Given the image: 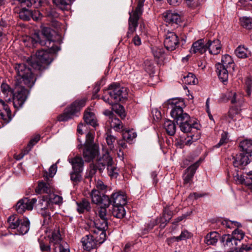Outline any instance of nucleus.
Here are the masks:
<instances>
[{"instance_id": "1", "label": "nucleus", "mask_w": 252, "mask_h": 252, "mask_svg": "<svg viewBox=\"0 0 252 252\" xmlns=\"http://www.w3.org/2000/svg\"><path fill=\"white\" fill-rule=\"evenodd\" d=\"M106 237L105 231L96 229L95 226L92 228L90 233L81 239L83 249L87 251L96 249L105 241Z\"/></svg>"}, {"instance_id": "2", "label": "nucleus", "mask_w": 252, "mask_h": 252, "mask_svg": "<svg viewBox=\"0 0 252 252\" xmlns=\"http://www.w3.org/2000/svg\"><path fill=\"white\" fill-rule=\"evenodd\" d=\"M241 153L233 157V164L235 167L242 168L247 165L252 158V140L246 139L239 143Z\"/></svg>"}, {"instance_id": "3", "label": "nucleus", "mask_w": 252, "mask_h": 252, "mask_svg": "<svg viewBox=\"0 0 252 252\" xmlns=\"http://www.w3.org/2000/svg\"><path fill=\"white\" fill-rule=\"evenodd\" d=\"M54 31L49 28L43 29L40 34L35 33L32 38V41L35 43L39 42L42 45H45L50 48V52H56L60 50L58 46H54L53 38Z\"/></svg>"}, {"instance_id": "4", "label": "nucleus", "mask_w": 252, "mask_h": 252, "mask_svg": "<svg viewBox=\"0 0 252 252\" xmlns=\"http://www.w3.org/2000/svg\"><path fill=\"white\" fill-rule=\"evenodd\" d=\"M106 92L109 95L110 98L104 95L102 96V99L105 102L110 104L124 101L127 96L126 88L121 86L119 84H111Z\"/></svg>"}, {"instance_id": "5", "label": "nucleus", "mask_w": 252, "mask_h": 252, "mask_svg": "<svg viewBox=\"0 0 252 252\" xmlns=\"http://www.w3.org/2000/svg\"><path fill=\"white\" fill-rule=\"evenodd\" d=\"M53 61L52 55L45 50L38 51L31 61L32 67L35 70L41 71L45 69Z\"/></svg>"}, {"instance_id": "6", "label": "nucleus", "mask_w": 252, "mask_h": 252, "mask_svg": "<svg viewBox=\"0 0 252 252\" xmlns=\"http://www.w3.org/2000/svg\"><path fill=\"white\" fill-rule=\"evenodd\" d=\"M216 71L219 79L224 84L227 82L228 72L230 69L234 70V64L231 56L224 55L221 58V63H218L216 65Z\"/></svg>"}, {"instance_id": "7", "label": "nucleus", "mask_w": 252, "mask_h": 252, "mask_svg": "<svg viewBox=\"0 0 252 252\" xmlns=\"http://www.w3.org/2000/svg\"><path fill=\"white\" fill-rule=\"evenodd\" d=\"M14 67L17 74L22 79L24 84L28 87H32L34 84L36 78L31 69L25 63H16Z\"/></svg>"}, {"instance_id": "8", "label": "nucleus", "mask_w": 252, "mask_h": 252, "mask_svg": "<svg viewBox=\"0 0 252 252\" xmlns=\"http://www.w3.org/2000/svg\"><path fill=\"white\" fill-rule=\"evenodd\" d=\"M29 91L21 85L15 84L14 92L12 94L13 96L12 101L10 98L6 99L10 104H12L15 108H19L21 107L26 100L27 99Z\"/></svg>"}, {"instance_id": "9", "label": "nucleus", "mask_w": 252, "mask_h": 252, "mask_svg": "<svg viewBox=\"0 0 252 252\" xmlns=\"http://www.w3.org/2000/svg\"><path fill=\"white\" fill-rule=\"evenodd\" d=\"M145 0H138L137 6L133 13L129 12L130 17L128 20V30L127 36L133 33L138 25V21L143 12V7Z\"/></svg>"}, {"instance_id": "10", "label": "nucleus", "mask_w": 252, "mask_h": 252, "mask_svg": "<svg viewBox=\"0 0 252 252\" xmlns=\"http://www.w3.org/2000/svg\"><path fill=\"white\" fill-rule=\"evenodd\" d=\"M86 99H82L77 100L73 102L64 110V113L60 116L59 120L60 121H66L72 119L76 114L79 112L80 109L85 106Z\"/></svg>"}, {"instance_id": "11", "label": "nucleus", "mask_w": 252, "mask_h": 252, "mask_svg": "<svg viewBox=\"0 0 252 252\" xmlns=\"http://www.w3.org/2000/svg\"><path fill=\"white\" fill-rule=\"evenodd\" d=\"M108 207L101 205L98 208L96 212L97 219L94 221V225L96 229H100L106 231L108 228L106 209Z\"/></svg>"}, {"instance_id": "12", "label": "nucleus", "mask_w": 252, "mask_h": 252, "mask_svg": "<svg viewBox=\"0 0 252 252\" xmlns=\"http://www.w3.org/2000/svg\"><path fill=\"white\" fill-rule=\"evenodd\" d=\"M184 133L194 132L200 128V125L188 114H185L182 121L177 123Z\"/></svg>"}, {"instance_id": "13", "label": "nucleus", "mask_w": 252, "mask_h": 252, "mask_svg": "<svg viewBox=\"0 0 252 252\" xmlns=\"http://www.w3.org/2000/svg\"><path fill=\"white\" fill-rule=\"evenodd\" d=\"M37 202L35 198L23 197L15 205V210L18 213L22 214L26 211H32Z\"/></svg>"}, {"instance_id": "14", "label": "nucleus", "mask_w": 252, "mask_h": 252, "mask_svg": "<svg viewBox=\"0 0 252 252\" xmlns=\"http://www.w3.org/2000/svg\"><path fill=\"white\" fill-rule=\"evenodd\" d=\"M11 4H15L17 6L21 7L27 6L28 7L31 6L32 2L30 0H12ZM31 10L23 7L19 13V16L20 19L28 21L31 18Z\"/></svg>"}, {"instance_id": "15", "label": "nucleus", "mask_w": 252, "mask_h": 252, "mask_svg": "<svg viewBox=\"0 0 252 252\" xmlns=\"http://www.w3.org/2000/svg\"><path fill=\"white\" fill-rule=\"evenodd\" d=\"M92 202L96 204L103 205L109 206L111 203L109 197L100 191L94 189L91 193Z\"/></svg>"}, {"instance_id": "16", "label": "nucleus", "mask_w": 252, "mask_h": 252, "mask_svg": "<svg viewBox=\"0 0 252 252\" xmlns=\"http://www.w3.org/2000/svg\"><path fill=\"white\" fill-rule=\"evenodd\" d=\"M245 236V233L241 230L239 229H235L232 235H227L223 237L222 240L224 241L225 240V245L231 247L233 245V243L235 246L238 244V242H240Z\"/></svg>"}, {"instance_id": "17", "label": "nucleus", "mask_w": 252, "mask_h": 252, "mask_svg": "<svg viewBox=\"0 0 252 252\" xmlns=\"http://www.w3.org/2000/svg\"><path fill=\"white\" fill-rule=\"evenodd\" d=\"M179 43L178 36L174 32H168L165 34L164 45L166 49L172 51L174 50Z\"/></svg>"}, {"instance_id": "18", "label": "nucleus", "mask_w": 252, "mask_h": 252, "mask_svg": "<svg viewBox=\"0 0 252 252\" xmlns=\"http://www.w3.org/2000/svg\"><path fill=\"white\" fill-rule=\"evenodd\" d=\"M103 162L105 167L107 165L108 175L111 177L116 178L118 175V169L114 164L112 158L109 153H106L103 155Z\"/></svg>"}, {"instance_id": "19", "label": "nucleus", "mask_w": 252, "mask_h": 252, "mask_svg": "<svg viewBox=\"0 0 252 252\" xmlns=\"http://www.w3.org/2000/svg\"><path fill=\"white\" fill-rule=\"evenodd\" d=\"M105 169L104 162H103V155L99 158L97 161L94 163H91L89 166V176L91 178L93 177L98 171L101 173Z\"/></svg>"}, {"instance_id": "20", "label": "nucleus", "mask_w": 252, "mask_h": 252, "mask_svg": "<svg viewBox=\"0 0 252 252\" xmlns=\"http://www.w3.org/2000/svg\"><path fill=\"white\" fill-rule=\"evenodd\" d=\"M83 150V157L87 162H90L94 158L98 153V149L97 145L84 146Z\"/></svg>"}, {"instance_id": "21", "label": "nucleus", "mask_w": 252, "mask_h": 252, "mask_svg": "<svg viewBox=\"0 0 252 252\" xmlns=\"http://www.w3.org/2000/svg\"><path fill=\"white\" fill-rule=\"evenodd\" d=\"M164 21L169 24H178L181 21L180 15L175 11L168 10L163 13Z\"/></svg>"}, {"instance_id": "22", "label": "nucleus", "mask_w": 252, "mask_h": 252, "mask_svg": "<svg viewBox=\"0 0 252 252\" xmlns=\"http://www.w3.org/2000/svg\"><path fill=\"white\" fill-rule=\"evenodd\" d=\"M206 51L208 50L211 54L218 55L221 50V44L220 40H214L211 41L208 40L206 42Z\"/></svg>"}, {"instance_id": "23", "label": "nucleus", "mask_w": 252, "mask_h": 252, "mask_svg": "<svg viewBox=\"0 0 252 252\" xmlns=\"http://www.w3.org/2000/svg\"><path fill=\"white\" fill-rule=\"evenodd\" d=\"M191 54H202L206 52V43L203 39H199L194 42L189 50Z\"/></svg>"}, {"instance_id": "24", "label": "nucleus", "mask_w": 252, "mask_h": 252, "mask_svg": "<svg viewBox=\"0 0 252 252\" xmlns=\"http://www.w3.org/2000/svg\"><path fill=\"white\" fill-rule=\"evenodd\" d=\"M84 120L86 123L94 127L98 126L95 114L90 108H87L84 114Z\"/></svg>"}, {"instance_id": "25", "label": "nucleus", "mask_w": 252, "mask_h": 252, "mask_svg": "<svg viewBox=\"0 0 252 252\" xmlns=\"http://www.w3.org/2000/svg\"><path fill=\"white\" fill-rule=\"evenodd\" d=\"M199 161H197L194 164L191 165L186 170V172L183 176L184 184H188L191 180L196 170L199 166Z\"/></svg>"}, {"instance_id": "26", "label": "nucleus", "mask_w": 252, "mask_h": 252, "mask_svg": "<svg viewBox=\"0 0 252 252\" xmlns=\"http://www.w3.org/2000/svg\"><path fill=\"white\" fill-rule=\"evenodd\" d=\"M126 197L124 193L120 192L114 193L110 199L111 202H113V206H124L126 203Z\"/></svg>"}, {"instance_id": "27", "label": "nucleus", "mask_w": 252, "mask_h": 252, "mask_svg": "<svg viewBox=\"0 0 252 252\" xmlns=\"http://www.w3.org/2000/svg\"><path fill=\"white\" fill-rule=\"evenodd\" d=\"M69 163L71 164L72 169L76 172H82L84 166V160L80 157H75L69 158Z\"/></svg>"}, {"instance_id": "28", "label": "nucleus", "mask_w": 252, "mask_h": 252, "mask_svg": "<svg viewBox=\"0 0 252 252\" xmlns=\"http://www.w3.org/2000/svg\"><path fill=\"white\" fill-rule=\"evenodd\" d=\"M53 191L52 186L48 183L40 182L38 183V187L36 189L37 193H47L48 196Z\"/></svg>"}, {"instance_id": "29", "label": "nucleus", "mask_w": 252, "mask_h": 252, "mask_svg": "<svg viewBox=\"0 0 252 252\" xmlns=\"http://www.w3.org/2000/svg\"><path fill=\"white\" fill-rule=\"evenodd\" d=\"M65 242L61 238V236L59 230L54 231L52 234V236L50 238V243L54 246V251L57 252L58 247H60V244Z\"/></svg>"}, {"instance_id": "30", "label": "nucleus", "mask_w": 252, "mask_h": 252, "mask_svg": "<svg viewBox=\"0 0 252 252\" xmlns=\"http://www.w3.org/2000/svg\"><path fill=\"white\" fill-rule=\"evenodd\" d=\"M183 108L177 107L172 108L170 112L171 117L176 121L178 123L182 120L183 117L185 114H188L187 113H184L183 111Z\"/></svg>"}, {"instance_id": "31", "label": "nucleus", "mask_w": 252, "mask_h": 252, "mask_svg": "<svg viewBox=\"0 0 252 252\" xmlns=\"http://www.w3.org/2000/svg\"><path fill=\"white\" fill-rule=\"evenodd\" d=\"M38 209L39 210L42 209H50L51 211H53V205L51 202H49L48 195H44L42 198L39 200L38 204Z\"/></svg>"}, {"instance_id": "32", "label": "nucleus", "mask_w": 252, "mask_h": 252, "mask_svg": "<svg viewBox=\"0 0 252 252\" xmlns=\"http://www.w3.org/2000/svg\"><path fill=\"white\" fill-rule=\"evenodd\" d=\"M220 235L216 231L211 232L205 237L204 242L208 245H214L217 243Z\"/></svg>"}, {"instance_id": "33", "label": "nucleus", "mask_w": 252, "mask_h": 252, "mask_svg": "<svg viewBox=\"0 0 252 252\" xmlns=\"http://www.w3.org/2000/svg\"><path fill=\"white\" fill-rule=\"evenodd\" d=\"M30 224V221L27 218L21 219L19 226L17 228L19 233L22 235L26 234L29 230Z\"/></svg>"}, {"instance_id": "34", "label": "nucleus", "mask_w": 252, "mask_h": 252, "mask_svg": "<svg viewBox=\"0 0 252 252\" xmlns=\"http://www.w3.org/2000/svg\"><path fill=\"white\" fill-rule=\"evenodd\" d=\"M2 110L0 109V119L3 120L5 122H8L10 121L11 111L9 106L5 104L1 107Z\"/></svg>"}, {"instance_id": "35", "label": "nucleus", "mask_w": 252, "mask_h": 252, "mask_svg": "<svg viewBox=\"0 0 252 252\" xmlns=\"http://www.w3.org/2000/svg\"><path fill=\"white\" fill-rule=\"evenodd\" d=\"M163 127L168 135L172 136L175 134L176 126L175 123L171 120H165L163 124Z\"/></svg>"}, {"instance_id": "36", "label": "nucleus", "mask_w": 252, "mask_h": 252, "mask_svg": "<svg viewBox=\"0 0 252 252\" xmlns=\"http://www.w3.org/2000/svg\"><path fill=\"white\" fill-rule=\"evenodd\" d=\"M77 210L80 213H82L84 211H89L91 210V205L89 201L86 199H82L79 202H77Z\"/></svg>"}, {"instance_id": "37", "label": "nucleus", "mask_w": 252, "mask_h": 252, "mask_svg": "<svg viewBox=\"0 0 252 252\" xmlns=\"http://www.w3.org/2000/svg\"><path fill=\"white\" fill-rule=\"evenodd\" d=\"M112 214L114 217L117 218H123L126 214V211L124 206H113Z\"/></svg>"}, {"instance_id": "38", "label": "nucleus", "mask_w": 252, "mask_h": 252, "mask_svg": "<svg viewBox=\"0 0 252 252\" xmlns=\"http://www.w3.org/2000/svg\"><path fill=\"white\" fill-rule=\"evenodd\" d=\"M235 54L239 58H246L251 55L250 51L248 48L243 46H239L235 50Z\"/></svg>"}, {"instance_id": "39", "label": "nucleus", "mask_w": 252, "mask_h": 252, "mask_svg": "<svg viewBox=\"0 0 252 252\" xmlns=\"http://www.w3.org/2000/svg\"><path fill=\"white\" fill-rule=\"evenodd\" d=\"M20 221L21 219L16 215L10 216L7 220L8 227L11 229H16L19 226Z\"/></svg>"}, {"instance_id": "40", "label": "nucleus", "mask_w": 252, "mask_h": 252, "mask_svg": "<svg viewBox=\"0 0 252 252\" xmlns=\"http://www.w3.org/2000/svg\"><path fill=\"white\" fill-rule=\"evenodd\" d=\"M136 133L133 130H127L123 131V132L124 140L128 143L132 142V140L136 138Z\"/></svg>"}, {"instance_id": "41", "label": "nucleus", "mask_w": 252, "mask_h": 252, "mask_svg": "<svg viewBox=\"0 0 252 252\" xmlns=\"http://www.w3.org/2000/svg\"><path fill=\"white\" fill-rule=\"evenodd\" d=\"M237 179L240 184H244L247 186L252 185V171L246 173L245 178L244 177H238Z\"/></svg>"}, {"instance_id": "42", "label": "nucleus", "mask_w": 252, "mask_h": 252, "mask_svg": "<svg viewBox=\"0 0 252 252\" xmlns=\"http://www.w3.org/2000/svg\"><path fill=\"white\" fill-rule=\"evenodd\" d=\"M109 121L111 127L114 128L116 131L120 130L123 127L122 123L120 120L116 118L114 116H112V118Z\"/></svg>"}, {"instance_id": "43", "label": "nucleus", "mask_w": 252, "mask_h": 252, "mask_svg": "<svg viewBox=\"0 0 252 252\" xmlns=\"http://www.w3.org/2000/svg\"><path fill=\"white\" fill-rule=\"evenodd\" d=\"M183 82L188 85H195L197 83L198 80L193 74L189 73L186 76L184 77Z\"/></svg>"}, {"instance_id": "44", "label": "nucleus", "mask_w": 252, "mask_h": 252, "mask_svg": "<svg viewBox=\"0 0 252 252\" xmlns=\"http://www.w3.org/2000/svg\"><path fill=\"white\" fill-rule=\"evenodd\" d=\"M240 23L242 26L247 29H252V18L243 17L240 19Z\"/></svg>"}, {"instance_id": "45", "label": "nucleus", "mask_w": 252, "mask_h": 252, "mask_svg": "<svg viewBox=\"0 0 252 252\" xmlns=\"http://www.w3.org/2000/svg\"><path fill=\"white\" fill-rule=\"evenodd\" d=\"M48 199L50 202L53 205V204L61 205L63 203V198L62 196L51 193L48 196Z\"/></svg>"}, {"instance_id": "46", "label": "nucleus", "mask_w": 252, "mask_h": 252, "mask_svg": "<svg viewBox=\"0 0 252 252\" xmlns=\"http://www.w3.org/2000/svg\"><path fill=\"white\" fill-rule=\"evenodd\" d=\"M46 16L48 17L52 22L56 23V19L59 17V14L55 10L49 9L46 10Z\"/></svg>"}, {"instance_id": "47", "label": "nucleus", "mask_w": 252, "mask_h": 252, "mask_svg": "<svg viewBox=\"0 0 252 252\" xmlns=\"http://www.w3.org/2000/svg\"><path fill=\"white\" fill-rule=\"evenodd\" d=\"M50 209H42L39 210L40 214L43 217V223L44 225L48 224L51 220V214L49 212Z\"/></svg>"}, {"instance_id": "48", "label": "nucleus", "mask_w": 252, "mask_h": 252, "mask_svg": "<svg viewBox=\"0 0 252 252\" xmlns=\"http://www.w3.org/2000/svg\"><path fill=\"white\" fill-rule=\"evenodd\" d=\"M0 90L5 97L11 96L13 93L9 86L5 83L1 84Z\"/></svg>"}, {"instance_id": "49", "label": "nucleus", "mask_w": 252, "mask_h": 252, "mask_svg": "<svg viewBox=\"0 0 252 252\" xmlns=\"http://www.w3.org/2000/svg\"><path fill=\"white\" fill-rule=\"evenodd\" d=\"M172 108H184L185 107L184 101L181 98H174L172 99L169 102Z\"/></svg>"}, {"instance_id": "50", "label": "nucleus", "mask_w": 252, "mask_h": 252, "mask_svg": "<svg viewBox=\"0 0 252 252\" xmlns=\"http://www.w3.org/2000/svg\"><path fill=\"white\" fill-rule=\"evenodd\" d=\"M221 224L225 226L226 227L229 228H232L234 226L237 227H241V224L236 221H231L228 220H223L221 222Z\"/></svg>"}, {"instance_id": "51", "label": "nucleus", "mask_w": 252, "mask_h": 252, "mask_svg": "<svg viewBox=\"0 0 252 252\" xmlns=\"http://www.w3.org/2000/svg\"><path fill=\"white\" fill-rule=\"evenodd\" d=\"M144 67L146 71L149 74L154 73L155 71V66L152 61L147 60L144 62Z\"/></svg>"}, {"instance_id": "52", "label": "nucleus", "mask_w": 252, "mask_h": 252, "mask_svg": "<svg viewBox=\"0 0 252 252\" xmlns=\"http://www.w3.org/2000/svg\"><path fill=\"white\" fill-rule=\"evenodd\" d=\"M94 133L89 132L86 136V142L84 146L96 145L94 144Z\"/></svg>"}, {"instance_id": "53", "label": "nucleus", "mask_w": 252, "mask_h": 252, "mask_svg": "<svg viewBox=\"0 0 252 252\" xmlns=\"http://www.w3.org/2000/svg\"><path fill=\"white\" fill-rule=\"evenodd\" d=\"M191 237V234L187 230L183 231L180 235L177 237H175V239L177 241L186 240Z\"/></svg>"}, {"instance_id": "54", "label": "nucleus", "mask_w": 252, "mask_h": 252, "mask_svg": "<svg viewBox=\"0 0 252 252\" xmlns=\"http://www.w3.org/2000/svg\"><path fill=\"white\" fill-rule=\"evenodd\" d=\"M172 212L169 207L165 208L162 215L164 216L163 219L165 220V221H169L172 217Z\"/></svg>"}, {"instance_id": "55", "label": "nucleus", "mask_w": 252, "mask_h": 252, "mask_svg": "<svg viewBox=\"0 0 252 252\" xmlns=\"http://www.w3.org/2000/svg\"><path fill=\"white\" fill-rule=\"evenodd\" d=\"M152 51L155 58H159L163 54V50L162 48L154 47L152 48Z\"/></svg>"}, {"instance_id": "56", "label": "nucleus", "mask_w": 252, "mask_h": 252, "mask_svg": "<svg viewBox=\"0 0 252 252\" xmlns=\"http://www.w3.org/2000/svg\"><path fill=\"white\" fill-rule=\"evenodd\" d=\"M105 138L108 145H109L111 148H114L113 144L116 140V137L110 134L107 133Z\"/></svg>"}, {"instance_id": "57", "label": "nucleus", "mask_w": 252, "mask_h": 252, "mask_svg": "<svg viewBox=\"0 0 252 252\" xmlns=\"http://www.w3.org/2000/svg\"><path fill=\"white\" fill-rule=\"evenodd\" d=\"M81 172H76L73 170L70 174L71 180L76 183L80 181L81 178Z\"/></svg>"}, {"instance_id": "58", "label": "nucleus", "mask_w": 252, "mask_h": 252, "mask_svg": "<svg viewBox=\"0 0 252 252\" xmlns=\"http://www.w3.org/2000/svg\"><path fill=\"white\" fill-rule=\"evenodd\" d=\"M95 188V189L100 191H101L102 192H103V191L106 190L107 186L103 183L102 181L98 180L96 183Z\"/></svg>"}, {"instance_id": "59", "label": "nucleus", "mask_w": 252, "mask_h": 252, "mask_svg": "<svg viewBox=\"0 0 252 252\" xmlns=\"http://www.w3.org/2000/svg\"><path fill=\"white\" fill-rule=\"evenodd\" d=\"M238 114V111L235 108H230L228 113V118L230 120H235L236 119V115Z\"/></svg>"}, {"instance_id": "60", "label": "nucleus", "mask_w": 252, "mask_h": 252, "mask_svg": "<svg viewBox=\"0 0 252 252\" xmlns=\"http://www.w3.org/2000/svg\"><path fill=\"white\" fill-rule=\"evenodd\" d=\"M39 136L37 135L34 138L31 139L27 145V149L30 151L32 148L39 140Z\"/></svg>"}, {"instance_id": "61", "label": "nucleus", "mask_w": 252, "mask_h": 252, "mask_svg": "<svg viewBox=\"0 0 252 252\" xmlns=\"http://www.w3.org/2000/svg\"><path fill=\"white\" fill-rule=\"evenodd\" d=\"M59 162V160L55 164H53L50 166L49 169L48 175L50 177H53L56 174L57 170V163Z\"/></svg>"}, {"instance_id": "62", "label": "nucleus", "mask_w": 252, "mask_h": 252, "mask_svg": "<svg viewBox=\"0 0 252 252\" xmlns=\"http://www.w3.org/2000/svg\"><path fill=\"white\" fill-rule=\"evenodd\" d=\"M31 18L34 21H38L41 19L42 15L38 10L31 11Z\"/></svg>"}, {"instance_id": "63", "label": "nucleus", "mask_w": 252, "mask_h": 252, "mask_svg": "<svg viewBox=\"0 0 252 252\" xmlns=\"http://www.w3.org/2000/svg\"><path fill=\"white\" fill-rule=\"evenodd\" d=\"M59 252H70L69 247L66 242H63L61 244L60 247H58Z\"/></svg>"}, {"instance_id": "64", "label": "nucleus", "mask_w": 252, "mask_h": 252, "mask_svg": "<svg viewBox=\"0 0 252 252\" xmlns=\"http://www.w3.org/2000/svg\"><path fill=\"white\" fill-rule=\"evenodd\" d=\"M157 220H150L147 224L145 229V231L148 232L149 230H151L153 227L157 225Z\"/></svg>"}]
</instances>
